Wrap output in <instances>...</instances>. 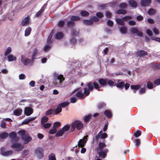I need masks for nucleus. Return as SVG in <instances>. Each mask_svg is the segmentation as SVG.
<instances>
[{"instance_id": "680f3d73", "label": "nucleus", "mask_w": 160, "mask_h": 160, "mask_svg": "<svg viewBox=\"0 0 160 160\" xmlns=\"http://www.w3.org/2000/svg\"><path fill=\"white\" fill-rule=\"evenodd\" d=\"M151 39L152 40H154L160 42V38L155 37H151Z\"/></svg>"}, {"instance_id": "774afa93", "label": "nucleus", "mask_w": 160, "mask_h": 160, "mask_svg": "<svg viewBox=\"0 0 160 160\" xmlns=\"http://www.w3.org/2000/svg\"><path fill=\"white\" fill-rule=\"evenodd\" d=\"M57 130L55 128H53L50 130L49 133L51 134H53L56 133Z\"/></svg>"}, {"instance_id": "4d7b16f0", "label": "nucleus", "mask_w": 160, "mask_h": 160, "mask_svg": "<svg viewBox=\"0 0 160 160\" xmlns=\"http://www.w3.org/2000/svg\"><path fill=\"white\" fill-rule=\"evenodd\" d=\"M22 155L23 156H26L28 155L29 154V151L28 150H24L22 153Z\"/></svg>"}, {"instance_id": "20e7f679", "label": "nucleus", "mask_w": 160, "mask_h": 160, "mask_svg": "<svg viewBox=\"0 0 160 160\" xmlns=\"http://www.w3.org/2000/svg\"><path fill=\"white\" fill-rule=\"evenodd\" d=\"M21 61L22 63L25 66L32 65L33 62L32 60L28 59L25 55H22Z\"/></svg>"}, {"instance_id": "5fc2aeb1", "label": "nucleus", "mask_w": 160, "mask_h": 160, "mask_svg": "<svg viewBox=\"0 0 160 160\" xmlns=\"http://www.w3.org/2000/svg\"><path fill=\"white\" fill-rule=\"evenodd\" d=\"M146 32L149 36H151L152 35V32L150 29H147L146 31Z\"/></svg>"}, {"instance_id": "e2e57ef3", "label": "nucleus", "mask_w": 160, "mask_h": 160, "mask_svg": "<svg viewBox=\"0 0 160 160\" xmlns=\"http://www.w3.org/2000/svg\"><path fill=\"white\" fill-rule=\"evenodd\" d=\"M107 24L110 26H112L113 24V22L111 20H108L107 22Z\"/></svg>"}, {"instance_id": "a19ab883", "label": "nucleus", "mask_w": 160, "mask_h": 160, "mask_svg": "<svg viewBox=\"0 0 160 160\" xmlns=\"http://www.w3.org/2000/svg\"><path fill=\"white\" fill-rule=\"evenodd\" d=\"M48 120V117L44 116L43 117L42 119L41 120V124H43L44 123H45V122H47V121Z\"/></svg>"}, {"instance_id": "a878e982", "label": "nucleus", "mask_w": 160, "mask_h": 160, "mask_svg": "<svg viewBox=\"0 0 160 160\" xmlns=\"http://www.w3.org/2000/svg\"><path fill=\"white\" fill-rule=\"evenodd\" d=\"M35 119V118H28L24 121L22 122L23 124H27L30 121L34 120Z\"/></svg>"}, {"instance_id": "052dcab7", "label": "nucleus", "mask_w": 160, "mask_h": 160, "mask_svg": "<svg viewBox=\"0 0 160 160\" xmlns=\"http://www.w3.org/2000/svg\"><path fill=\"white\" fill-rule=\"evenodd\" d=\"M120 7L122 8H125L127 6V4L125 3H122L120 4Z\"/></svg>"}, {"instance_id": "393cba45", "label": "nucleus", "mask_w": 160, "mask_h": 160, "mask_svg": "<svg viewBox=\"0 0 160 160\" xmlns=\"http://www.w3.org/2000/svg\"><path fill=\"white\" fill-rule=\"evenodd\" d=\"M53 31H52L49 35L47 40V42L48 43H51L52 42V38L53 35Z\"/></svg>"}, {"instance_id": "4be33fe9", "label": "nucleus", "mask_w": 160, "mask_h": 160, "mask_svg": "<svg viewBox=\"0 0 160 160\" xmlns=\"http://www.w3.org/2000/svg\"><path fill=\"white\" fill-rule=\"evenodd\" d=\"M55 82L54 83H56V84L55 85V86L57 87H64L65 85L62 84L63 81H54Z\"/></svg>"}, {"instance_id": "7c9ffc66", "label": "nucleus", "mask_w": 160, "mask_h": 160, "mask_svg": "<svg viewBox=\"0 0 160 160\" xmlns=\"http://www.w3.org/2000/svg\"><path fill=\"white\" fill-rule=\"evenodd\" d=\"M147 52L143 51H139L138 54L139 56L142 57L147 54Z\"/></svg>"}, {"instance_id": "09e8293b", "label": "nucleus", "mask_w": 160, "mask_h": 160, "mask_svg": "<svg viewBox=\"0 0 160 160\" xmlns=\"http://www.w3.org/2000/svg\"><path fill=\"white\" fill-rule=\"evenodd\" d=\"M152 30L155 35H158L159 33V31L156 28H153Z\"/></svg>"}, {"instance_id": "2f4dec72", "label": "nucleus", "mask_w": 160, "mask_h": 160, "mask_svg": "<svg viewBox=\"0 0 160 160\" xmlns=\"http://www.w3.org/2000/svg\"><path fill=\"white\" fill-rule=\"evenodd\" d=\"M92 115L91 114H89L84 116V122H87L91 118Z\"/></svg>"}, {"instance_id": "b1692460", "label": "nucleus", "mask_w": 160, "mask_h": 160, "mask_svg": "<svg viewBox=\"0 0 160 160\" xmlns=\"http://www.w3.org/2000/svg\"><path fill=\"white\" fill-rule=\"evenodd\" d=\"M119 30L122 34H126L127 32V28L126 27H122L120 28Z\"/></svg>"}, {"instance_id": "1a4fd4ad", "label": "nucleus", "mask_w": 160, "mask_h": 160, "mask_svg": "<svg viewBox=\"0 0 160 160\" xmlns=\"http://www.w3.org/2000/svg\"><path fill=\"white\" fill-rule=\"evenodd\" d=\"M107 152L108 150L106 149L99 151L98 152L99 157L102 159L104 158L106 156Z\"/></svg>"}, {"instance_id": "6e6d98bb", "label": "nucleus", "mask_w": 160, "mask_h": 160, "mask_svg": "<svg viewBox=\"0 0 160 160\" xmlns=\"http://www.w3.org/2000/svg\"><path fill=\"white\" fill-rule=\"evenodd\" d=\"M54 112V110L52 109H50L48 111H47L46 112V114L47 115H49L52 114L53 112Z\"/></svg>"}, {"instance_id": "c85d7f7f", "label": "nucleus", "mask_w": 160, "mask_h": 160, "mask_svg": "<svg viewBox=\"0 0 160 160\" xmlns=\"http://www.w3.org/2000/svg\"><path fill=\"white\" fill-rule=\"evenodd\" d=\"M64 133V132L62 129L59 130L56 133V136L58 137H60L62 136Z\"/></svg>"}, {"instance_id": "ea45409f", "label": "nucleus", "mask_w": 160, "mask_h": 160, "mask_svg": "<svg viewBox=\"0 0 160 160\" xmlns=\"http://www.w3.org/2000/svg\"><path fill=\"white\" fill-rule=\"evenodd\" d=\"M16 133L14 132H11L9 135V137L12 139H14L16 137Z\"/></svg>"}, {"instance_id": "9d476101", "label": "nucleus", "mask_w": 160, "mask_h": 160, "mask_svg": "<svg viewBox=\"0 0 160 160\" xmlns=\"http://www.w3.org/2000/svg\"><path fill=\"white\" fill-rule=\"evenodd\" d=\"M87 136H85L84 137L83 139L79 140L78 143V146L81 147H82L84 146L85 143H86V141L87 140Z\"/></svg>"}, {"instance_id": "603ef678", "label": "nucleus", "mask_w": 160, "mask_h": 160, "mask_svg": "<svg viewBox=\"0 0 160 160\" xmlns=\"http://www.w3.org/2000/svg\"><path fill=\"white\" fill-rule=\"evenodd\" d=\"M8 73V70L6 68L2 69L0 72V73H2L4 74H7Z\"/></svg>"}, {"instance_id": "0eeeda50", "label": "nucleus", "mask_w": 160, "mask_h": 160, "mask_svg": "<svg viewBox=\"0 0 160 160\" xmlns=\"http://www.w3.org/2000/svg\"><path fill=\"white\" fill-rule=\"evenodd\" d=\"M130 32L132 33L136 34L138 36L141 37L142 35V32L138 31V29L136 27L131 28L130 30Z\"/></svg>"}, {"instance_id": "c756f323", "label": "nucleus", "mask_w": 160, "mask_h": 160, "mask_svg": "<svg viewBox=\"0 0 160 160\" xmlns=\"http://www.w3.org/2000/svg\"><path fill=\"white\" fill-rule=\"evenodd\" d=\"M105 115L108 118L111 117L112 114L111 112L108 110H105L104 112Z\"/></svg>"}, {"instance_id": "dca6fc26", "label": "nucleus", "mask_w": 160, "mask_h": 160, "mask_svg": "<svg viewBox=\"0 0 160 160\" xmlns=\"http://www.w3.org/2000/svg\"><path fill=\"white\" fill-rule=\"evenodd\" d=\"M32 28L30 27H28L24 31V36L28 37L29 36L31 32Z\"/></svg>"}, {"instance_id": "f03ea898", "label": "nucleus", "mask_w": 160, "mask_h": 160, "mask_svg": "<svg viewBox=\"0 0 160 160\" xmlns=\"http://www.w3.org/2000/svg\"><path fill=\"white\" fill-rule=\"evenodd\" d=\"M18 134L22 136V138L24 144L28 143L32 139V138L29 136V134L24 130L18 131Z\"/></svg>"}, {"instance_id": "e433bc0d", "label": "nucleus", "mask_w": 160, "mask_h": 160, "mask_svg": "<svg viewBox=\"0 0 160 160\" xmlns=\"http://www.w3.org/2000/svg\"><path fill=\"white\" fill-rule=\"evenodd\" d=\"M80 13L82 16L84 17L87 16L89 15V12L86 11H82Z\"/></svg>"}, {"instance_id": "aec40b11", "label": "nucleus", "mask_w": 160, "mask_h": 160, "mask_svg": "<svg viewBox=\"0 0 160 160\" xmlns=\"http://www.w3.org/2000/svg\"><path fill=\"white\" fill-rule=\"evenodd\" d=\"M151 1V0H142L141 4L142 6H145L149 4Z\"/></svg>"}, {"instance_id": "412c9836", "label": "nucleus", "mask_w": 160, "mask_h": 160, "mask_svg": "<svg viewBox=\"0 0 160 160\" xmlns=\"http://www.w3.org/2000/svg\"><path fill=\"white\" fill-rule=\"evenodd\" d=\"M116 21L117 23L121 25H123L124 22L123 18H117L116 19Z\"/></svg>"}, {"instance_id": "13d9d810", "label": "nucleus", "mask_w": 160, "mask_h": 160, "mask_svg": "<svg viewBox=\"0 0 160 160\" xmlns=\"http://www.w3.org/2000/svg\"><path fill=\"white\" fill-rule=\"evenodd\" d=\"M141 135V132L138 131H137V132H135L134 134V135L136 138H137V137L140 136Z\"/></svg>"}, {"instance_id": "49530a36", "label": "nucleus", "mask_w": 160, "mask_h": 160, "mask_svg": "<svg viewBox=\"0 0 160 160\" xmlns=\"http://www.w3.org/2000/svg\"><path fill=\"white\" fill-rule=\"evenodd\" d=\"M140 88V86L139 85H132L131 87V88L132 89L137 90L139 89Z\"/></svg>"}, {"instance_id": "3c124183", "label": "nucleus", "mask_w": 160, "mask_h": 160, "mask_svg": "<svg viewBox=\"0 0 160 160\" xmlns=\"http://www.w3.org/2000/svg\"><path fill=\"white\" fill-rule=\"evenodd\" d=\"M80 18L78 16H72L71 18V20H79Z\"/></svg>"}, {"instance_id": "a211bd4d", "label": "nucleus", "mask_w": 160, "mask_h": 160, "mask_svg": "<svg viewBox=\"0 0 160 160\" xmlns=\"http://www.w3.org/2000/svg\"><path fill=\"white\" fill-rule=\"evenodd\" d=\"M128 3L130 6L135 8L137 7V4L134 0H130L128 1Z\"/></svg>"}, {"instance_id": "f3484780", "label": "nucleus", "mask_w": 160, "mask_h": 160, "mask_svg": "<svg viewBox=\"0 0 160 160\" xmlns=\"http://www.w3.org/2000/svg\"><path fill=\"white\" fill-rule=\"evenodd\" d=\"M12 49L11 47H8L4 51V55L5 56L9 55L12 52Z\"/></svg>"}, {"instance_id": "39448f33", "label": "nucleus", "mask_w": 160, "mask_h": 160, "mask_svg": "<svg viewBox=\"0 0 160 160\" xmlns=\"http://www.w3.org/2000/svg\"><path fill=\"white\" fill-rule=\"evenodd\" d=\"M30 23V18L28 16L23 18L21 22L20 26H25L29 25Z\"/></svg>"}, {"instance_id": "7ed1b4c3", "label": "nucleus", "mask_w": 160, "mask_h": 160, "mask_svg": "<svg viewBox=\"0 0 160 160\" xmlns=\"http://www.w3.org/2000/svg\"><path fill=\"white\" fill-rule=\"evenodd\" d=\"M83 127V124L80 121H76L71 124L70 131L71 132H73L75 128H76L78 130H80Z\"/></svg>"}, {"instance_id": "f8f14e48", "label": "nucleus", "mask_w": 160, "mask_h": 160, "mask_svg": "<svg viewBox=\"0 0 160 160\" xmlns=\"http://www.w3.org/2000/svg\"><path fill=\"white\" fill-rule=\"evenodd\" d=\"M54 37L55 39L60 40L64 38V35L62 32H58L56 33Z\"/></svg>"}, {"instance_id": "37998d69", "label": "nucleus", "mask_w": 160, "mask_h": 160, "mask_svg": "<svg viewBox=\"0 0 160 160\" xmlns=\"http://www.w3.org/2000/svg\"><path fill=\"white\" fill-rule=\"evenodd\" d=\"M147 87L149 89H151L153 87V85L152 83L150 82H148L147 83Z\"/></svg>"}, {"instance_id": "473e14b6", "label": "nucleus", "mask_w": 160, "mask_h": 160, "mask_svg": "<svg viewBox=\"0 0 160 160\" xmlns=\"http://www.w3.org/2000/svg\"><path fill=\"white\" fill-rule=\"evenodd\" d=\"M69 104V102H62L58 105L60 106L61 108H64L68 106Z\"/></svg>"}, {"instance_id": "69168bd1", "label": "nucleus", "mask_w": 160, "mask_h": 160, "mask_svg": "<svg viewBox=\"0 0 160 160\" xmlns=\"http://www.w3.org/2000/svg\"><path fill=\"white\" fill-rule=\"evenodd\" d=\"M105 146V144L102 142H100L99 144V148L100 149H102L104 148Z\"/></svg>"}, {"instance_id": "f257e3e1", "label": "nucleus", "mask_w": 160, "mask_h": 160, "mask_svg": "<svg viewBox=\"0 0 160 160\" xmlns=\"http://www.w3.org/2000/svg\"><path fill=\"white\" fill-rule=\"evenodd\" d=\"M118 81L117 83L114 82L113 81H98V83L90 82L86 84L84 89V92L78 91L76 95L80 99L83 98L88 95L90 92L94 88L99 90V88L102 86H104L108 84L110 86H116L118 88H121L124 86V83L122 82H119Z\"/></svg>"}, {"instance_id": "bb28decb", "label": "nucleus", "mask_w": 160, "mask_h": 160, "mask_svg": "<svg viewBox=\"0 0 160 160\" xmlns=\"http://www.w3.org/2000/svg\"><path fill=\"white\" fill-rule=\"evenodd\" d=\"M51 46L50 44H46L44 48V50L45 52H48L51 49Z\"/></svg>"}, {"instance_id": "5701e85b", "label": "nucleus", "mask_w": 160, "mask_h": 160, "mask_svg": "<svg viewBox=\"0 0 160 160\" xmlns=\"http://www.w3.org/2000/svg\"><path fill=\"white\" fill-rule=\"evenodd\" d=\"M22 112V110L21 109H16L14 112V114L17 116L20 115Z\"/></svg>"}, {"instance_id": "de8ad7c7", "label": "nucleus", "mask_w": 160, "mask_h": 160, "mask_svg": "<svg viewBox=\"0 0 160 160\" xmlns=\"http://www.w3.org/2000/svg\"><path fill=\"white\" fill-rule=\"evenodd\" d=\"M43 12V10L42 9H41L39 11L36 13L35 14L36 17H38L41 16Z\"/></svg>"}, {"instance_id": "423d86ee", "label": "nucleus", "mask_w": 160, "mask_h": 160, "mask_svg": "<svg viewBox=\"0 0 160 160\" xmlns=\"http://www.w3.org/2000/svg\"><path fill=\"white\" fill-rule=\"evenodd\" d=\"M43 150L42 148H38L35 151V154L39 158H42L43 156Z\"/></svg>"}, {"instance_id": "2eb2a0df", "label": "nucleus", "mask_w": 160, "mask_h": 160, "mask_svg": "<svg viewBox=\"0 0 160 160\" xmlns=\"http://www.w3.org/2000/svg\"><path fill=\"white\" fill-rule=\"evenodd\" d=\"M24 113L27 116H29L32 113V110L30 108L27 107L25 108Z\"/></svg>"}, {"instance_id": "4468645a", "label": "nucleus", "mask_w": 160, "mask_h": 160, "mask_svg": "<svg viewBox=\"0 0 160 160\" xmlns=\"http://www.w3.org/2000/svg\"><path fill=\"white\" fill-rule=\"evenodd\" d=\"M53 78L55 79L58 80H64V78L62 75L59 74L58 73H55L53 74Z\"/></svg>"}, {"instance_id": "c03bdc74", "label": "nucleus", "mask_w": 160, "mask_h": 160, "mask_svg": "<svg viewBox=\"0 0 160 160\" xmlns=\"http://www.w3.org/2000/svg\"><path fill=\"white\" fill-rule=\"evenodd\" d=\"M117 13L118 14H124L126 13L127 11L126 10H118L117 11Z\"/></svg>"}, {"instance_id": "864d4df0", "label": "nucleus", "mask_w": 160, "mask_h": 160, "mask_svg": "<svg viewBox=\"0 0 160 160\" xmlns=\"http://www.w3.org/2000/svg\"><path fill=\"white\" fill-rule=\"evenodd\" d=\"M91 18L92 22H97L99 20L98 18L95 16L92 17Z\"/></svg>"}, {"instance_id": "9b49d317", "label": "nucleus", "mask_w": 160, "mask_h": 160, "mask_svg": "<svg viewBox=\"0 0 160 160\" xmlns=\"http://www.w3.org/2000/svg\"><path fill=\"white\" fill-rule=\"evenodd\" d=\"M78 34V32L75 31H73L72 32V37L70 39V42L72 44H74L75 43L76 41L74 37L75 36H76Z\"/></svg>"}, {"instance_id": "4c0bfd02", "label": "nucleus", "mask_w": 160, "mask_h": 160, "mask_svg": "<svg viewBox=\"0 0 160 160\" xmlns=\"http://www.w3.org/2000/svg\"><path fill=\"white\" fill-rule=\"evenodd\" d=\"M62 111V108L59 105H58L57 108L55 110V114H58Z\"/></svg>"}, {"instance_id": "79ce46f5", "label": "nucleus", "mask_w": 160, "mask_h": 160, "mask_svg": "<svg viewBox=\"0 0 160 160\" xmlns=\"http://www.w3.org/2000/svg\"><path fill=\"white\" fill-rule=\"evenodd\" d=\"M49 160H56L55 155L54 154L52 153L49 155Z\"/></svg>"}, {"instance_id": "6ab92c4d", "label": "nucleus", "mask_w": 160, "mask_h": 160, "mask_svg": "<svg viewBox=\"0 0 160 160\" xmlns=\"http://www.w3.org/2000/svg\"><path fill=\"white\" fill-rule=\"evenodd\" d=\"M39 50L38 49L35 48L34 49L32 55L31 56V58L32 60L34 59L35 57L38 54Z\"/></svg>"}, {"instance_id": "72a5a7b5", "label": "nucleus", "mask_w": 160, "mask_h": 160, "mask_svg": "<svg viewBox=\"0 0 160 160\" xmlns=\"http://www.w3.org/2000/svg\"><path fill=\"white\" fill-rule=\"evenodd\" d=\"M71 129V125H66L64 126L62 129L63 131L65 132L69 130V129Z\"/></svg>"}, {"instance_id": "c9c22d12", "label": "nucleus", "mask_w": 160, "mask_h": 160, "mask_svg": "<svg viewBox=\"0 0 160 160\" xmlns=\"http://www.w3.org/2000/svg\"><path fill=\"white\" fill-rule=\"evenodd\" d=\"M83 22L85 24L88 25H91L92 23L91 18H90V20H84L83 21Z\"/></svg>"}, {"instance_id": "8fccbe9b", "label": "nucleus", "mask_w": 160, "mask_h": 160, "mask_svg": "<svg viewBox=\"0 0 160 160\" xmlns=\"http://www.w3.org/2000/svg\"><path fill=\"white\" fill-rule=\"evenodd\" d=\"M42 124L43 125V126L46 128H49L51 125L50 123H44V124Z\"/></svg>"}, {"instance_id": "58836bf2", "label": "nucleus", "mask_w": 160, "mask_h": 160, "mask_svg": "<svg viewBox=\"0 0 160 160\" xmlns=\"http://www.w3.org/2000/svg\"><path fill=\"white\" fill-rule=\"evenodd\" d=\"M8 135V133L6 132H3L0 134V138H6Z\"/></svg>"}, {"instance_id": "a18cd8bd", "label": "nucleus", "mask_w": 160, "mask_h": 160, "mask_svg": "<svg viewBox=\"0 0 160 160\" xmlns=\"http://www.w3.org/2000/svg\"><path fill=\"white\" fill-rule=\"evenodd\" d=\"M60 123L59 122H56L54 123L53 128H54L56 129L57 128L59 127L60 126Z\"/></svg>"}, {"instance_id": "0e129e2a", "label": "nucleus", "mask_w": 160, "mask_h": 160, "mask_svg": "<svg viewBox=\"0 0 160 160\" xmlns=\"http://www.w3.org/2000/svg\"><path fill=\"white\" fill-rule=\"evenodd\" d=\"M65 23V22L64 21H60L58 23V25L60 27H62L63 26Z\"/></svg>"}, {"instance_id": "cd10ccee", "label": "nucleus", "mask_w": 160, "mask_h": 160, "mask_svg": "<svg viewBox=\"0 0 160 160\" xmlns=\"http://www.w3.org/2000/svg\"><path fill=\"white\" fill-rule=\"evenodd\" d=\"M12 153V152L11 151H8L5 152H1V154L2 155L6 156L11 155Z\"/></svg>"}, {"instance_id": "6e6552de", "label": "nucleus", "mask_w": 160, "mask_h": 160, "mask_svg": "<svg viewBox=\"0 0 160 160\" xmlns=\"http://www.w3.org/2000/svg\"><path fill=\"white\" fill-rule=\"evenodd\" d=\"M12 148L15 149L16 151H19L22 149L23 146L20 144L15 143L12 145Z\"/></svg>"}, {"instance_id": "f704fd0d", "label": "nucleus", "mask_w": 160, "mask_h": 160, "mask_svg": "<svg viewBox=\"0 0 160 160\" xmlns=\"http://www.w3.org/2000/svg\"><path fill=\"white\" fill-rule=\"evenodd\" d=\"M156 10L154 9L151 8L150 9L148 12V13L150 15H152L156 13Z\"/></svg>"}, {"instance_id": "338daca9", "label": "nucleus", "mask_w": 160, "mask_h": 160, "mask_svg": "<svg viewBox=\"0 0 160 160\" xmlns=\"http://www.w3.org/2000/svg\"><path fill=\"white\" fill-rule=\"evenodd\" d=\"M25 76L23 74H20L19 76L20 79H25Z\"/></svg>"}, {"instance_id": "bf43d9fd", "label": "nucleus", "mask_w": 160, "mask_h": 160, "mask_svg": "<svg viewBox=\"0 0 160 160\" xmlns=\"http://www.w3.org/2000/svg\"><path fill=\"white\" fill-rule=\"evenodd\" d=\"M102 131H100L99 133L97 134V135L96 136V139L97 140H98L101 137V135L102 134Z\"/></svg>"}, {"instance_id": "ddd939ff", "label": "nucleus", "mask_w": 160, "mask_h": 160, "mask_svg": "<svg viewBox=\"0 0 160 160\" xmlns=\"http://www.w3.org/2000/svg\"><path fill=\"white\" fill-rule=\"evenodd\" d=\"M7 60L8 62L15 61L17 60V58L15 55L10 54L7 56Z\"/></svg>"}]
</instances>
